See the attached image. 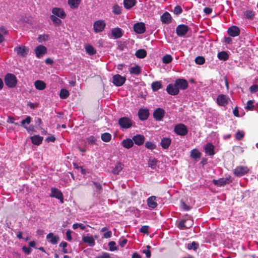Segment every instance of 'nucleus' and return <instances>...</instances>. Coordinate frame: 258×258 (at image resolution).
<instances>
[{
  "instance_id": "60",
  "label": "nucleus",
  "mask_w": 258,
  "mask_h": 258,
  "mask_svg": "<svg viewBox=\"0 0 258 258\" xmlns=\"http://www.w3.org/2000/svg\"><path fill=\"white\" fill-rule=\"evenodd\" d=\"M149 227L148 226H143L141 227L140 229V232L145 234H149Z\"/></svg>"
},
{
  "instance_id": "13",
  "label": "nucleus",
  "mask_w": 258,
  "mask_h": 258,
  "mask_svg": "<svg viewBox=\"0 0 258 258\" xmlns=\"http://www.w3.org/2000/svg\"><path fill=\"white\" fill-rule=\"evenodd\" d=\"M167 93L171 95H176L178 94L179 90L176 83L169 84L166 88Z\"/></svg>"
},
{
  "instance_id": "50",
  "label": "nucleus",
  "mask_w": 258,
  "mask_h": 258,
  "mask_svg": "<svg viewBox=\"0 0 258 258\" xmlns=\"http://www.w3.org/2000/svg\"><path fill=\"white\" fill-rule=\"evenodd\" d=\"M195 62L198 64H203L205 62V59L203 56H198L195 59Z\"/></svg>"
},
{
  "instance_id": "31",
  "label": "nucleus",
  "mask_w": 258,
  "mask_h": 258,
  "mask_svg": "<svg viewBox=\"0 0 258 258\" xmlns=\"http://www.w3.org/2000/svg\"><path fill=\"white\" fill-rule=\"evenodd\" d=\"M43 138L39 135H35L31 137V140L32 143L36 145H39L41 144Z\"/></svg>"
},
{
  "instance_id": "43",
  "label": "nucleus",
  "mask_w": 258,
  "mask_h": 258,
  "mask_svg": "<svg viewBox=\"0 0 258 258\" xmlns=\"http://www.w3.org/2000/svg\"><path fill=\"white\" fill-rule=\"evenodd\" d=\"M255 13L251 10H247L244 13V15L246 18L252 19L254 16Z\"/></svg>"
},
{
  "instance_id": "40",
  "label": "nucleus",
  "mask_w": 258,
  "mask_h": 258,
  "mask_svg": "<svg viewBox=\"0 0 258 258\" xmlns=\"http://www.w3.org/2000/svg\"><path fill=\"white\" fill-rule=\"evenodd\" d=\"M218 57L220 60H226L228 59V55L225 51H221L218 54Z\"/></svg>"
},
{
  "instance_id": "17",
  "label": "nucleus",
  "mask_w": 258,
  "mask_h": 258,
  "mask_svg": "<svg viewBox=\"0 0 258 258\" xmlns=\"http://www.w3.org/2000/svg\"><path fill=\"white\" fill-rule=\"evenodd\" d=\"M165 111L164 109L161 108H158L154 111L153 116L156 120L160 121L162 120Z\"/></svg>"
},
{
  "instance_id": "26",
  "label": "nucleus",
  "mask_w": 258,
  "mask_h": 258,
  "mask_svg": "<svg viewBox=\"0 0 258 258\" xmlns=\"http://www.w3.org/2000/svg\"><path fill=\"white\" fill-rule=\"evenodd\" d=\"M52 12L54 15L57 16L61 19L64 18L66 17V14L64 12L62 9L60 8H54L53 9Z\"/></svg>"
},
{
  "instance_id": "11",
  "label": "nucleus",
  "mask_w": 258,
  "mask_h": 258,
  "mask_svg": "<svg viewBox=\"0 0 258 258\" xmlns=\"http://www.w3.org/2000/svg\"><path fill=\"white\" fill-rule=\"evenodd\" d=\"M47 48L42 45L37 46L34 49L36 55L39 58L43 57L47 53Z\"/></svg>"
},
{
  "instance_id": "45",
  "label": "nucleus",
  "mask_w": 258,
  "mask_h": 258,
  "mask_svg": "<svg viewBox=\"0 0 258 258\" xmlns=\"http://www.w3.org/2000/svg\"><path fill=\"white\" fill-rule=\"evenodd\" d=\"M198 247L199 244L195 241H193L191 243H188L187 246V248L188 249H194V250H196Z\"/></svg>"
},
{
  "instance_id": "8",
  "label": "nucleus",
  "mask_w": 258,
  "mask_h": 258,
  "mask_svg": "<svg viewBox=\"0 0 258 258\" xmlns=\"http://www.w3.org/2000/svg\"><path fill=\"white\" fill-rule=\"evenodd\" d=\"M248 171L249 169L247 166H239L235 168L233 173L236 176L240 177L246 174Z\"/></svg>"
},
{
  "instance_id": "34",
  "label": "nucleus",
  "mask_w": 258,
  "mask_h": 258,
  "mask_svg": "<svg viewBox=\"0 0 258 258\" xmlns=\"http://www.w3.org/2000/svg\"><path fill=\"white\" fill-rule=\"evenodd\" d=\"M136 4V0H124L123 5L125 9L129 10L133 7Z\"/></svg>"
},
{
  "instance_id": "25",
  "label": "nucleus",
  "mask_w": 258,
  "mask_h": 258,
  "mask_svg": "<svg viewBox=\"0 0 258 258\" xmlns=\"http://www.w3.org/2000/svg\"><path fill=\"white\" fill-rule=\"evenodd\" d=\"M82 241L83 242L88 243L90 246H93L95 244V240L93 237L91 236H84L82 237Z\"/></svg>"
},
{
  "instance_id": "49",
  "label": "nucleus",
  "mask_w": 258,
  "mask_h": 258,
  "mask_svg": "<svg viewBox=\"0 0 258 258\" xmlns=\"http://www.w3.org/2000/svg\"><path fill=\"white\" fill-rule=\"evenodd\" d=\"M97 137L94 136H91L87 138V141L89 144L93 145L95 144L97 141Z\"/></svg>"
},
{
  "instance_id": "14",
  "label": "nucleus",
  "mask_w": 258,
  "mask_h": 258,
  "mask_svg": "<svg viewBox=\"0 0 258 258\" xmlns=\"http://www.w3.org/2000/svg\"><path fill=\"white\" fill-rule=\"evenodd\" d=\"M134 29L138 34H143L146 31L145 25L143 22L136 23L134 26Z\"/></svg>"
},
{
  "instance_id": "7",
  "label": "nucleus",
  "mask_w": 258,
  "mask_h": 258,
  "mask_svg": "<svg viewBox=\"0 0 258 258\" xmlns=\"http://www.w3.org/2000/svg\"><path fill=\"white\" fill-rule=\"evenodd\" d=\"M126 81V78L121 76L119 74H116L113 76L112 78V83L117 87L122 86Z\"/></svg>"
},
{
  "instance_id": "16",
  "label": "nucleus",
  "mask_w": 258,
  "mask_h": 258,
  "mask_svg": "<svg viewBox=\"0 0 258 258\" xmlns=\"http://www.w3.org/2000/svg\"><path fill=\"white\" fill-rule=\"evenodd\" d=\"M227 33L231 37H236L240 34V30L237 26H232L228 29Z\"/></svg>"
},
{
  "instance_id": "28",
  "label": "nucleus",
  "mask_w": 258,
  "mask_h": 258,
  "mask_svg": "<svg viewBox=\"0 0 258 258\" xmlns=\"http://www.w3.org/2000/svg\"><path fill=\"white\" fill-rule=\"evenodd\" d=\"M123 168V164L120 162L117 163L114 167H113L112 173L114 174H118L119 172L122 170Z\"/></svg>"
},
{
  "instance_id": "52",
  "label": "nucleus",
  "mask_w": 258,
  "mask_h": 258,
  "mask_svg": "<svg viewBox=\"0 0 258 258\" xmlns=\"http://www.w3.org/2000/svg\"><path fill=\"white\" fill-rule=\"evenodd\" d=\"M95 258H114L109 253L103 252L101 254L98 255Z\"/></svg>"
},
{
  "instance_id": "57",
  "label": "nucleus",
  "mask_w": 258,
  "mask_h": 258,
  "mask_svg": "<svg viewBox=\"0 0 258 258\" xmlns=\"http://www.w3.org/2000/svg\"><path fill=\"white\" fill-rule=\"evenodd\" d=\"M49 36L48 35H40L38 37V39L39 42H42V41H45L48 40L49 39Z\"/></svg>"
},
{
  "instance_id": "36",
  "label": "nucleus",
  "mask_w": 258,
  "mask_h": 258,
  "mask_svg": "<svg viewBox=\"0 0 258 258\" xmlns=\"http://www.w3.org/2000/svg\"><path fill=\"white\" fill-rule=\"evenodd\" d=\"M151 87L153 91H157L162 88V85L161 81H156L152 83Z\"/></svg>"
},
{
  "instance_id": "5",
  "label": "nucleus",
  "mask_w": 258,
  "mask_h": 258,
  "mask_svg": "<svg viewBox=\"0 0 258 258\" xmlns=\"http://www.w3.org/2000/svg\"><path fill=\"white\" fill-rule=\"evenodd\" d=\"M174 132L177 135L184 136L187 135L188 130L187 126L183 123H179L175 125Z\"/></svg>"
},
{
  "instance_id": "51",
  "label": "nucleus",
  "mask_w": 258,
  "mask_h": 258,
  "mask_svg": "<svg viewBox=\"0 0 258 258\" xmlns=\"http://www.w3.org/2000/svg\"><path fill=\"white\" fill-rule=\"evenodd\" d=\"M31 121V117L29 116H27V117L21 121V125L25 128L26 126L25 125V123L29 124Z\"/></svg>"
},
{
  "instance_id": "32",
  "label": "nucleus",
  "mask_w": 258,
  "mask_h": 258,
  "mask_svg": "<svg viewBox=\"0 0 258 258\" xmlns=\"http://www.w3.org/2000/svg\"><path fill=\"white\" fill-rule=\"evenodd\" d=\"M129 71L131 74L138 76L141 73L142 70L140 66H135V67L130 68Z\"/></svg>"
},
{
  "instance_id": "27",
  "label": "nucleus",
  "mask_w": 258,
  "mask_h": 258,
  "mask_svg": "<svg viewBox=\"0 0 258 258\" xmlns=\"http://www.w3.org/2000/svg\"><path fill=\"white\" fill-rule=\"evenodd\" d=\"M111 34L115 39L119 38L123 35L121 29L118 27L113 29L111 30Z\"/></svg>"
},
{
  "instance_id": "30",
  "label": "nucleus",
  "mask_w": 258,
  "mask_h": 258,
  "mask_svg": "<svg viewBox=\"0 0 258 258\" xmlns=\"http://www.w3.org/2000/svg\"><path fill=\"white\" fill-rule=\"evenodd\" d=\"M171 143V140L169 138H163L161 140V145L164 149H167L169 148Z\"/></svg>"
},
{
  "instance_id": "63",
  "label": "nucleus",
  "mask_w": 258,
  "mask_h": 258,
  "mask_svg": "<svg viewBox=\"0 0 258 258\" xmlns=\"http://www.w3.org/2000/svg\"><path fill=\"white\" fill-rule=\"evenodd\" d=\"M22 249L23 251L27 254H29L32 251V249L30 248L27 247L26 246H23Z\"/></svg>"
},
{
  "instance_id": "41",
  "label": "nucleus",
  "mask_w": 258,
  "mask_h": 258,
  "mask_svg": "<svg viewBox=\"0 0 258 258\" xmlns=\"http://www.w3.org/2000/svg\"><path fill=\"white\" fill-rule=\"evenodd\" d=\"M69 92L67 90L62 89L60 91L59 97L61 99H66L69 97Z\"/></svg>"
},
{
  "instance_id": "33",
  "label": "nucleus",
  "mask_w": 258,
  "mask_h": 258,
  "mask_svg": "<svg viewBox=\"0 0 258 258\" xmlns=\"http://www.w3.org/2000/svg\"><path fill=\"white\" fill-rule=\"evenodd\" d=\"M35 88L39 90H43L46 88V84L41 80H37L34 82Z\"/></svg>"
},
{
  "instance_id": "29",
  "label": "nucleus",
  "mask_w": 258,
  "mask_h": 258,
  "mask_svg": "<svg viewBox=\"0 0 258 258\" xmlns=\"http://www.w3.org/2000/svg\"><path fill=\"white\" fill-rule=\"evenodd\" d=\"M121 145L126 149L131 148L134 145V142L133 140L130 139H126L123 140L121 143Z\"/></svg>"
},
{
  "instance_id": "38",
  "label": "nucleus",
  "mask_w": 258,
  "mask_h": 258,
  "mask_svg": "<svg viewBox=\"0 0 258 258\" xmlns=\"http://www.w3.org/2000/svg\"><path fill=\"white\" fill-rule=\"evenodd\" d=\"M85 50L89 55H94L96 54V49L91 45H87L85 46Z\"/></svg>"
},
{
  "instance_id": "10",
  "label": "nucleus",
  "mask_w": 258,
  "mask_h": 258,
  "mask_svg": "<svg viewBox=\"0 0 258 258\" xmlns=\"http://www.w3.org/2000/svg\"><path fill=\"white\" fill-rule=\"evenodd\" d=\"M230 101L229 97L224 94H220L217 96L216 102L221 106H226Z\"/></svg>"
},
{
  "instance_id": "55",
  "label": "nucleus",
  "mask_w": 258,
  "mask_h": 258,
  "mask_svg": "<svg viewBox=\"0 0 258 258\" xmlns=\"http://www.w3.org/2000/svg\"><path fill=\"white\" fill-rule=\"evenodd\" d=\"M116 243L114 241H110L108 243L109 250L111 251L117 250V247L115 246Z\"/></svg>"
},
{
  "instance_id": "44",
  "label": "nucleus",
  "mask_w": 258,
  "mask_h": 258,
  "mask_svg": "<svg viewBox=\"0 0 258 258\" xmlns=\"http://www.w3.org/2000/svg\"><path fill=\"white\" fill-rule=\"evenodd\" d=\"M172 60V56L169 54L164 55L162 58V61L164 63L167 64Z\"/></svg>"
},
{
  "instance_id": "9",
  "label": "nucleus",
  "mask_w": 258,
  "mask_h": 258,
  "mask_svg": "<svg viewBox=\"0 0 258 258\" xmlns=\"http://www.w3.org/2000/svg\"><path fill=\"white\" fill-rule=\"evenodd\" d=\"M106 26V23L104 20H100L94 22L93 29L95 33L102 32Z\"/></svg>"
},
{
  "instance_id": "61",
  "label": "nucleus",
  "mask_w": 258,
  "mask_h": 258,
  "mask_svg": "<svg viewBox=\"0 0 258 258\" xmlns=\"http://www.w3.org/2000/svg\"><path fill=\"white\" fill-rule=\"evenodd\" d=\"M244 133L242 132L238 131L235 135L236 139L238 140H241L244 137Z\"/></svg>"
},
{
  "instance_id": "1",
  "label": "nucleus",
  "mask_w": 258,
  "mask_h": 258,
  "mask_svg": "<svg viewBox=\"0 0 258 258\" xmlns=\"http://www.w3.org/2000/svg\"><path fill=\"white\" fill-rule=\"evenodd\" d=\"M193 225L194 220L192 218L187 215L179 222L177 227L181 230H184L190 228Z\"/></svg>"
},
{
  "instance_id": "20",
  "label": "nucleus",
  "mask_w": 258,
  "mask_h": 258,
  "mask_svg": "<svg viewBox=\"0 0 258 258\" xmlns=\"http://www.w3.org/2000/svg\"><path fill=\"white\" fill-rule=\"evenodd\" d=\"M157 198L155 196H151L147 199V205L149 208L154 209L158 206V204L156 202Z\"/></svg>"
},
{
  "instance_id": "6",
  "label": "nucleus",
  "mask_w": 258,
  "mask_h": 258,
  "mask_svg": "<svg viewBox=\"0 0 258 258\" xmlns=\"http://www.w3.org/2000/svg\"><path fill=\"white\" fill-rule=\"evenodd\" d=\"M29 51V49L24 45H19L14 48V51L17 54L22 57H26L28 54Z\"/></svg>"
},
{
  "instance_id": "42",
  "label": "nucleus",
  "mask_w": 258,
  "mask_h": 258,
  "mask_svg": "<svg viewBox=\"0 0 258 258\" xmlns=\"http://www.w3.org/2000/svg\"><path fill=\"white\" fill-rule=\"evenodd\" d=\"M81 0H69L68 2L70 7L72 8H77Z\"/></svg>"
},
{
  "instance_id": "12",
  "label": "nucleus",
  "mask_w": 258,
  "mask_h": 258,
  "mask_svg": "<svg viewBox=\"0 0 258 258\" xmlns=\"http://www.w3.org/2000/svg\"><path fill=\"white\" fill-rule=\"evenodd\" d=\"M50 197H54L60 201L61 203H63V197L61 191L57 188L52 187L51 188Z\"/></svg>"
},
{
  "instance_id": "47",
  "label": "nucleus",
  "mask_w": 258,
  "mask_h": 258,
  "mask_svg": "<svg viewBox=\"0 0 258 258\" xmlns=\"http://www.w3.org/2000/svg\"><path fill=\"white\" fill-rule=\"evenodd\" d=\"M93 184L95 187L96 191L100 194L102 191V185L98 182L93 181Z\"/></svg>"
},
{
  "instance_id": "46",
  "label": "nucleus",
  "mask_w": 258,
  "mask_h": 258,
  "mask_svg": "<svg viewBox=\"0 0 258 258\" xmlns=\"http://www.w3.org/2000/svg\"><path fill=\"white\" fill-rule=\"evenodd\" d=\"M254 101L252 100H249L247 101L245 109L247 110H253L254 109V106L253 105Z\"/></svg>"
},
{
  "instance_id": "2",
  "label": "nucleus",
  "mask_w": 258,
  "mask_h": 258,
  "mask_svg": "<svg viewBox=\"0 0 258 258\" xmlns=\"http://www.w3.org/2000/svg\"><path fill=\"white\" fill-rule=\"evenodd\" d=\"M232 182V179L230 175H226L225 177L221 178L218 180L213 179V183L217 186H223Z\"/></svg>"
},
{
  "instance_id": "64",
  "label": "nucleus",
  "mask_w": 258,
  "mask_h": 258,
  "mask_svg": "<svg viewBox=\"0 0 258 258\" xmlns=\"http://www.w3.org/2000/svg\"><path fill=\"white\" fill-rule=\"evenodd\" d=\"M127 240L126 239L123 238L120 239L119 241V244L121 247H124L125 245L126 244Z\"/></svg>"
},
{
  "instance_id": "56",
  "label": "nucleus",
  "mask_w": 258,
  "mask_h": 258,
  "mask_svg": "<svg viewBox=\"0 0 258 258\" xmlns=\"http://www.w3.org/2000/svg\"><path fill=\"white\" fill-rule=\"evenodd\" d=\"M68 246V243L67 242H61L60 244H59V246L60 247H62V252L64 253H67L68 252V251L67 250V249L66 248V247H67Z\"/></svg>"
},
{
  "instance_id": "58",
  "label": "nucleus",
  "mask_w": 258,
  "mask_h": 258,
  "mask_svg": "<svg viewBox=\"0 0 258 258\" xmlns=\"http://www.w3.org/2000/svg\"><path fill=\"white\" fill-rule=\"evenodd\" d=\"M174 13L176 15H179L182 12V8L179 6H176L174 9Z\"/></svg>"
},
{
  "instance_id": "37",
  "label": "nucleus",
  "mask_w": 258,
  "mask_h": 258,
  "mask_svg": "<svg viewBox=\"0 0 258 258\" xmlns=\"http://www.w3.org/2000/svg\"><path fill=\"white\" fill-rule=\"evenodd\" d=\"M136 56L138 58H143L147 55V52L145 49H139L136 52Z\"/></svg>"
},
{
  "instance_id": "53",
  "label": "nucleus",
  "mask_w": 258,
  "mask_h": 258,
  "mask_svg": "<svg viewBox=\"0 0 258 258\" xmlns=\"http://www.w3.org/2000/svg\"><path fill=\"white\" fill-rule=\"evenodd\" d=\"M50 19L53 23L56 25H59L61 22V21L59 18L54 15H51L50 16Z\"/></svg>"
},
{
  "instance_id": "23",
  "label": "nucleus",
  "mask_w": 258,
  "mask_h": 258,
  "mask_svg": "<svg viewBox=\"0 0 258 258\" xmlns=\"http://www.w3.org/2000/svg\"><path fill=\"white\" fill-rule=\"evenodd\" d=\"M205 151L207 154L209 156L214 155L215 153L214 151V146L212 143H208L205 146Z\"/></svg>"
},
{
  "instance_id": "48",
  "label": "nucleus",
  "mask_w": 258,
  "mask_h": 258,
  "mask_svg": "<svg viewBox=\"0 0 258 258\" xmlns=\"http://www.w3.org/2000/svg\"><path fill=\"white\" fill-rule=\"evenodd\" d=\"M157 163V160L156 159H150L148 162L149 166L152 169L156 168Z\"/></svg>"
},
{
  "instance_id": "22",
  "label": "nucleus",
  "mask_w": 258,
  "mask_h": 258,
  "mask_svg": "<svg viewBox=\"0 0 258 258\" xmlns=\"http://www.w3.org/2000/svg\"><path fill=\"white\" fill-rule=\"evenodd\" d=\"M133 140L135 144L138 146H141L144 144L145 138L143 135H137L133 137Z\"/></svg>"
},
{
  "instance_id": "18",
  "label": "nucleus",
  "mask_w": 258,
  "mask_h": 258,
  "mask_svg": "<svg viewBox=\"0 0 258 258\" xmlns=\"http://www.w3.org/2000/svg\"><path fill=\"white\" fill-rule=\"evenodd\" d=\"M138 114L140 120H146L149 115V110L146 108H140L138 111Z\"/></svg>"
},
{
  "instance_id": "54",
  "label": "nucleus",
  "mask_w": 258,
  "mask_h": 258,
  "mask_svg": "<svg viewBox=\"0 0 258 258\" xmlns=\"http://www.w3.org/2000/svg\"><path fill=\"white\" fill-rule=\"evenodd\" d=\"M145 147L149 149H155L156 147V145L151 142H147L145 143Z\"/></svg>"
},
{
  "instance_id": "35",
  "label": "nucleus",
  "mask_w": 258,
  "mask_h": 258,
  "mask_svg": "<svg viewBox=\"0 0 258 258\" xmlns=\"http://www.w3.org/2000/svg\"><path fill=\"white\" fill-rule=\"evenodd\" d=\"M201 156V153L197 149H194L190 151V157L197 160L200 159Z\"/></svg>"
},
{
  "instance_id": "62",
  "label": "nucleus",
  "mask_w": 258,
  "mask_h": 258,
  "mask_svg": "<svg viewBox=\"0 0 258 258\" xmlns=\"http://www.w3.org/2000/svg\"><path fill=\"white\" fill-rule=\"evenodd\" d=\"M249 90L251 93H255L258 91V85H253L249 88Z\"/></svg>"
},
{
  "instance_id": "3",
  "label": "nucleus",
  "mask_w": 258,
  "mask_h": 258,
  "mask_svg": "<svg viewBox=\"0 0 258 258\" xmlns=\"http://www.w3.org/2000/svg\"><path fill=\"white\" fill-rule=\"evenodd\" d=\"M134 121L131 118L127 117H122L118 119V124L120 127L124 129H127L131 127Z\"/></svg>"
},
{
  "instance_id": "15",
  "label": "nucleus",
  "mask_w": 258,
  "mask_h": 258,
  "mask_svg": "<svg viewBox=\"0 0 258 258\" xmlns=\"http://www.w3.org/2000/svg\"><path fill=\"white\" fill-rule=\"evenodd\" d=\"M188 30V26L185 25L178 26L176 29V34L179 36L185 35Z\"/></svg>"
},
{
  "instance_id": "4",
  "label": "nucleus",
  "mask_w": 258,
  "mask_h": 258,
  "mask_svg": "<svg viewBox=\"0 0 258 258\" xmlns=\"http://www.w3.org/2000/svg\"><path fill=\"white\" fill-rule=\"evenodd\" d=\"M5 84L10 88L15 87L17 83V79L16 76L12 74H8L5 78Z\"/></svg>"
},
{
  "instance_id": "59",
  "label": "nucleus",
  "mask_w": 258,
  "mask_h": 258,
  "mask_svg": "<svg viewBox=\"0 0 258 258\" xmlns=\"http://www.w3.org/2000/svg\"><path fill=\"white\" fill-rule=\"evenodd\" d=\"M112 12L115 14L119 15L121 13V10L118 6H115L113 7Z\"/></svg>"
},
{
  "instance_id": "19",
  "label": "nucleus",
  "mask_w": 258,
  "mask_h": 258,
  "mask_svg": "<svg viewBox=\"0 0 258 258\" xmlns=\"http://www.w3.org/2000/svg\"><path fill=\"white\" fill-rule=\"evenodd\" d=\"M176 85L178 88V90L179 89L181 90H184L186 89L188 87V83L187 81L183 79H178L175 80Z\"/></svg>"
},
{
  "instance_id": "39",
  "label": "nucleus",
  "mask_w": 258,
  "mask_h": 258,
  "mask_svg": "<svg viewBox=\"0 0 258 258\" xmlns=\"http://www.w3.org/2000/svg\"><path fill=\"white\" fill-rule=\"evenodd\" d=\"M101 140L104 142H108L111 139V135L108 133H105L101 135Z\"/></svg>"
},
{
  "instance_id": "21",
  "label": "nucleus",
  "mask_w": 258,
  "mask_h": 258,
  "mask_svg": "<svg viewBox=\"0 0 258 258\" xmlns=\"http://www.w3.org/2000/svg\"><path fill=\"white\" fill-rule=\"evenodd\" d=\"M47 241L52 244H56L59 241V237L58 235H54L53 233H49L46 236Z\"/></svg>"
},
{
  "instance_id": "24",
  "label": "nucleus",
  "mask_w": 258,
  "mask_h": 258,
  "mask_svg": "<svg viewBox=\"0 0 258 258\" xmlns=\"http://www.w3.org/2000/svg\"><path fill=\"white\" fill-rule=\"evenodd\" d=\"M161 20L164 24H169L172 21L171 15L167 12H165L161 17Z\"/></svg>"
}]
</instances>
